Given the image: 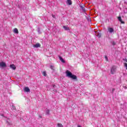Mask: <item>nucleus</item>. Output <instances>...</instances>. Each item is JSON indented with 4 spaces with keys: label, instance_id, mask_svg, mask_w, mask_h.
Segmentation results:
<instances>
[{
    "label": "nucleus",
    "instance_id": "1",
    "mask_svg": "<svg viewBox=\"0 0 127 127\" xmlns=\"http://www.w3.org/2000/svg\"><path fill=\"white\" fill-rule=\"evenodd\" d=\"M66 74L67 77H68L69 78H71V79H73V80L77 79V76L74 74H72V73L68 70L66 71Z\"/></svg>",
    "mask_w": 127,
    "mask_h": 127
},
{
    "label": "nucleus",
    "instance_id": "2",
    "mask_svg": "<svg viewBox=\"0 0 127 127\" xmlns=\"http://www.w3.org/2000/svg\"><path fill=\"white\" fill-rule=\"evenodd\" d=\"M116 72H117V66L116 65H113L111 68L110 73L112 75L115 74Z\"/></svg>",
    "mask_w": 127,
    "mask_h": 127
},
{
    "label": "nucleus",
    "instance_id": "3",
    "mask_svg": "<svg viewBox=\"0 0 127 127\" xmlns=\"http://www.w3.org/2000/svg\"><path fill=\"white\" fill-rule=\"evenodd\" d=\"M108 32L110 33V34H114L115 32V30H114V28H113L112 27H108Z\"/></svg>",
    "mask_w": 127,
    "mask_h": 127
},
{
    "label": "nucleus",
    "instance_id": "4",
    "mask_svg": "<svg viewBox=\"0 0 127 127\" xmlns=\"http://www.w3.org/2000/svg\"><path fill=\"white\" fill-rule=\"evenodd\" d=\"M0 67H1V68L6 67V64L4 62H0Z\"/></svg>",
    "mask_w": 127,
    "mask_h": 127
},
{
    "label": "nucleus",
    "instance_id": "5",
    "mask_svg": "<svg viewBox=\"0 0 127 127\" xmlns=\"http://www.w3.org/2000/svg\"><path fill=\"white\" fill-rule=\"evenodd\" d=\"M24 92H26L27 93H28V92H30V89L28 87H26L24 88Z\"/></svg>",
    "mask_w": 127,
    "mask_h": 127
},
{
    "label": "nucleus",
    "instance_id": "6",
    "mask_svg": "<svg viewBox=\"0 0 127 127\" xmlns=\"http://www.w3.org/2000/svg\"><path fill=\"white\" fill-rule=\"evenodd\" d=\"M10 67L13 70H15V69H16V67H15V65L14 64H10Z\"/></svg>",
    "mask_w": 127,
    "mask_h": 127
},
{
    "label": "nucleus",
    "instance_id": "7",
    "mask_svg": "<svg viewBox=\"0 0 127 127\" xmlns=\"http://www.w3.org/2000/svg\"><path fill=\"white\" fill-rule=\"evenodd\" d=\"M33 47H34L35 48H38V47H40V44L37 43L35 45H33Z\"/></svg>",
    "mask_w": 127,
    "mask_h": 127
},
{
    "label": "nucleus",
    "instance_id": "8",
    "mask_svg": "<svg viewBox=\"0 0 127 127\" xmlns=\"http://www.w3.org/2000/svg\"><path fill=\"white\" fill-rule=\"evenodd\" d=\"M118 20L121 22V23H125V22L123 21V20L122 19V17L121 16H119L118 17Z\"/></svg>",
    "mask_w": 127,
    "mask_h": 127
},
{
    "label": "nucleus",
    "instance_id": "9",
    "mask_svg": "<svg viewBox=\"0 0 127 127\" xmlns=\"http://www.w3.org/2000/svg\"><path fill=\"white\" fill-rule=\"evenodd\" d=\"M59 58L60 61H61V62H62V63H65V61H64V59H63V58H62V57H61V56H59Z\"/></svg>",
    "mask_w": 127,
    "mask_h": 127
},
{
    "label": "nucleus",
    "instance_id": "10",
    "mask_svg": "<svg viewBox=\"0 0 127 127\" xmlns=\"http://www.w3.org/2000/svg\"><path fill=\"white\" fill-rule=\"evenodd\" d=\"M80 7L82 9L83 12H85V11H86V9H85L84 6L80 5Z\"/></svg>",
    "mask_w": 127,
    "mask_h": 127
},
{
    "label": "nucleus",
    "instance_id": "11",
    "mask_svg": "<svg viewBox=\"0 0 127 127\" xmlns=\"http://www.w3.org/2000/svg\"><path fill=\"white\" fill-rule=\"evenodd\" d=\"M63 28H64V30H70V28L68 27V26H64Z\"/></svg>",
    "mask_w": 127,
    "mask_h": 127
},
{
    "label": "nucleus",
    "instance_id": "12",
    "mask_svg": "<svg viewBox=\"0 0 127 127\" xmlns=\"http://www.w3.org/2000/svg\"><path fill=\"white\" fill-rule=\"evenodd\" d=\"M66 3L67 4L71 5V4H72V1H71V0H67Z\"/></svg>",
    "mask_w": 127,
    "mask_h": 127
},
{
    "label": "nucleus",
    "instance_id": "13",
    "mask_svg": "<svg viewBox=\"0 0 127 127\" xmlns=\"http://www.w3.org/2000/svg\"><path fill=\"white\" fill-rule=\"evenodd\" d=\"M51 86H48L47 87V89L48 91H51Z\"/></svg>",
    "mask_w": 127,
    "mask_h": 127
},
{
    "label": "nucleus",
    "instance_id": "14",
    "mask_svg": "<svg viewBox=\"0 0 127 127\" xmlns=\"http://www.w3.org/2000/svg\"><path fill=\"white\" fill-rule=\"evenodd\" d=\"M14 33H18V30H17L16 28H15L14 29Z\"/></svg>",
    "mask_w": 127,
    "mask_h": 127
},
{
    "label": "nucleus",
    "instance_id": "15",
    "mask_svg": "<svg viewBox=\"0 0 127 127\" xmlns=\"http://www.w3.org/2000/svg\"><path fill=\"white\" fill-rule=\"evenodd\" d=\"M42 74L43 75V76H44L45 77H46L47 76V74H46V71H43L42 72Z\"/></svg>",
    "mask_w": 127,
    "mask_h": 127
},
{
    "label": "nucleus",
    "instance_id": "16",
    "mask_svg": "<svg viewBox=\"0 0 127 127\" xmlns=\"http://www.w3.org/2000/svg\"><path fill=\"white\" fill-rule=\"evenodd\" d=\"M58 127H63V125H62V124H61L58 123Z\"/></svg>",
    "mask_w": 127,
    "mask_h": 127
},
{
    "label": "nucleus",
    "instance_id": "17",
    "mask_svg": "<svg viewBox=\"0 0 127 127\" xmlns=\"http://www.w3.org/2000/svg\"><path fill=\"white\" fill-rule=\"evenodd\" d=\"M46 115H49V114H50L49 110H47L46 111Z\"/></svg>",
    "mask_w": 127,
    "mask_h": 127
},
{
    "label": "nucleus",
    "instance_id": "18",
    "mask_svg": "<svg viewBox=\"0 0 127 127\" xmlns=\"http://www.w3.org/2000/svg\"><path fill=\"white\" fill-rule=\"evenodd\" d=\"M50 68L52 70H54V66L53 65H51Z\"/></svg>",
    "mask_w": 127,
    "mask_h": 127
},
{
    "label": "nucleus",
    "instance_id": "19",
    "mask_svg": "<svg viewBox=\"0 0 127 127\" xmlns=\"http://www.w3.org/2000/svg\"><path fill=\"white\" fill-rule=\"evenodd\" d=\"M105 58L106 61H109V59H108V57H107V56H105Z\"/></svg>",
    "mask_w": 127,
    "mask_h": 127
},
{
    "label": "nucleus",
    "instance_id": "20",
    "mask_svg": "<svg viewBox=\"0 0 127 127\" xmlns=\"http://www.w3.org/2000/svg\"><path fill=\"white\" fill-rule=\"evenodd\" d=\"M124 65H125L126 69H127V63H124Z\"/></svg>",
    "mask_w": 127,
    "mask_h": 127
},
{
    "label": "nucleus",
    "instance_id": "21",
    "mask_svg": "<svg viewBox=\"0 0 127 127\" xmlns=\"http://www.w3.org/2000/svg\"><path fill=\"white\" fill-rule=\"evenodd\" d=\"M38 32H39V33H41V32H40V29H39V28H38Z\"/></svg>",
    "mask_w": 127,
    "mask_h": 127
},
{
    "label": "nucleus",
    "instance_id": "22",
    "mask_svg": "<svg viewBox=\"0 0 127 127\" xmlns=\"http://www.w3.org/2000/svg\"><path fill=\"white\" fill-rule=\"evenodd\" d=\"M97 36H98V37H99V38H100V37H101V34H98L97 35Z\"/></svg>",
    "mask_w": 127,
    "mask_h": 127
},
{
    "label": "nucleus",
    "instance_id": "23",
    "mask_svg": "<svg viewBox=\"0 0 127 127\" xmlns=\"http://www.w3.org/2000/svg\"><path fill=\"white\" fill-rule=\"evenodd\" d=\"M52 16H53V17H54V18H55V15L52 14Z\"/></svg>",
    "mask_w": 127,
    "mask_h": 127
},
{
    "label": "nucleus",
    "instance_id": "24",
    "mask_svg": "<svg viewBox=\"0 0 127 127\" xmlns=\"http://www.w3.org/2000/svg\"><path fill=\"white\" fill-rule=\"evenodd\" d=\"M113 45H116V43L113 42Z\"/></svg>",
    "mask_w": 127,
    "mask_h": 127
},
{
    "label": "nucleus",
    "instance_id": "25",
    "mask_svg": "<svg viewBox=\"0 0 127 127\" xmlns=\"http://www.w3.org/2000/svg\"><path fill=\"white\" fill-rule=\"evenodd\" d=\"M7 123H8V125H10V124L8 122V121H7Z\"/></svg>",
    "mask_w": 127,
    "mask_h": 127
},
{
    "label": "nucleus",
    "instance_id": "26",
    "mask_svg": "<svg viewBox=\"0 0 127 127\" xmlns=\"http://www.w3.org/2000/svg\"><path fill=\"white\" fill-rule=\"evenodd\" d=\"M1 117H3V114H1Z\"/></svg>",
    "mask_w": 127,
    "mask_h": 127
},
{
    "label": "nucleus",
    "instance_id": "27",
    "mask_svg": "<svg viewBox=\"0 0 127 127\" xmlns=\"http://www.w3.org/2000/svg\"><path fill=\"white\" fill-rule=\"evenodd\" d=\"M125 61H126V62H127V60L126 59V60H125Z\"/></svg>",
    "mask_w": 127,
    "mask_h": 127
},
{
    "label": "nucleus",
    "instance_id": "28",
    "mask_svg": "<svg viewBox=\"0 0 127 127\" xmlns=\"http://www.w3.org/2000/svg\"><path fill=\"white\" fill-rule=\"evenodd\" d=\"M55 87V85H54L53 87L54 88Z\"/></svg>",
    "mask_w": 127,
    "mask_h": 127
},
{
    "label": "nucleus",
    "instance_id": "29",
    "mask_svg": "<svg viewBox=\"0 0 127 127\" xmlns=\"http://www.w3.org/2000/svg\"><path fill=\"white\" fill-rule=\"evenodd\" d=\"M15 109V107H14V108H13V109L14 110Z\"/></svg>",
    "mask_w": 127,
    "mask_h": 127
}]
</instances>
